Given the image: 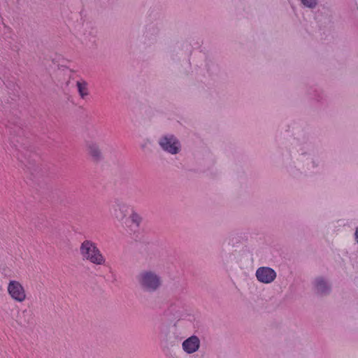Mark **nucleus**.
<instances>
[{"label":"nucleus","instance_id":"nucleus-1","mask_svg":"<svg viewBox=\"0 0 358 358\" xmlns=\"http://www.w3.org/2000/svg\"><path fill=\"white\" fill-rule=\"evenodd\" d=\"M6 129L8 130L11 137V143L14 145L18 151L17 158L24 164V166L31 171H36L35 162L37 155L29 150V147L24 143V139L22 138L24 135V129L20 120H8L6 124Z\"/></svg>","mask_w":358,"mask_h":358},{"label":"nucleus","instance_id":"nucleus-2","mask_svg":"<svg viewBox=\"0 0 358 358\" xmlns=\"http://www.w3.org/2000/svg\"><path fill=\"white\" fill-rule=\"evenodd\" d=\"M136 278L141 289L144 292L154 293L162 284L161 277L150 270L141 271Z\"/></svg>","mask_w":358,"mask_h":358},{"label":"nucleus","instance_id":"nucleus-3","mask_svg":"<svg viewBox=\"0 0 358 358\" xmlns=\"http://www.w3.org/2000/svg\"><path fill=\"white\" fill-rule=\"evenodd\" d=\"M80 254L83 259L88 260L96 265H103L106 259L101 253L96 244L92 241H84L80 248Z\"/></svg>","mask_w":358,"mask_h":358},{"label":"nucleus","instance_id":"nucleus-4","mask_svg":"<svg viewBox=\"0 0 358 358\" xmlns=\"http://www.w3.org/2000/svg\"><path fill=\"white\" fill-rule=\"evenodd\" d=\"M159 145L161 148L171 155H176L181 150L180 141L173 134H166L159 139Z\"/></svg>","mask_w":358,"mask_h":358},{"label":"nucleus","instance_id":"nucleus-5","mask_svg":"<svg viewBox=\"0 0 358 358\" xmlns=\"http://www.w3.org/2000/svg\"><path fill=\"white\" fill-rule=\"evenodd\" d=\"M8 292L14 300L18 302H22L26 299L24 289L18 281H10L8 285Z\"/></svg>","mask_w":358,"mask_h":358},{"label":"nucleus","instance_id":"nucleus-6","mask_svg":"<svg viewBox=\"0 0 358 358\" xmlns=\"http://www.w3.org/2000/svg\"><path fill=\"white\" fill-rule=\"evenodd\" d=\"M255 275L260 282L268 284L275 279L276 272L270 267L262 266L257 268Z\"/></svg>","mask_w":358,"mask_h":358},{"label":"nucleus","instance_id":"nucleus-7","mask_svg":"<svg viewBox=\"0 0 358 358\" xmlns=\"http://www.w3.org/2000/svg\"><path fill=\"white\" fill-rule=\"evenodd\" d=\"M315 292L317 295L326 296L331 292V285L322 277L316 278L313 282Z\"/></svg>","mask_w":358,"mask_h":358},{"label":"nucleus","instance_id":"nucleus-8","mask_svg":"<svg viewBox=\"0 0 358 358\" xmlns=\"http://www.w3.org/2000/svg\"><path fill=\"white\" fill-rule=\"evenodd\" d=\"M182 346L183 350L187 354L194 353L200 347V340L196 336H192L182 342Z\"/></svg>","mask_w":358,"mask_h":358},{"label":"nucleus","instance_id":"nucleus-9","mask_svg":"<svg viewBox=\"0 0 358 358\" xmlns=\"http://www.w3.org/2000/svg\"><path fill=\"white\" fill-rule=\"evenodd\" d=\"M89 154L94 161L99 162L102 159V154L99 145L93 142L89 143L87 145Z\"/></svg>","mask_w":358,"mask_h":358},{"label":"nucleus","instance_id":"nucleus-10","mask_svg":"<svg viewBox=\"0 0 358 358\" xmlns=\"http://www.w3.org/2000/svg\"><path fill=\"white\" fill-rule=\"evenodd\" d=\"M182 308V303L180 300H176L174 302H171L167 309L169 314L178 317L180 316L181 310Z\"/></svg>","mask_w":358,"mask_h":358},{"label":"nucleus","instance_id":"nucleus-11","mask_svg":"<svg viewBox=\"0 0 358 358\" xmlns=\"http://www.w3.org/2000/svg\"><path fill=\"white\" fill-rule=\"evenodd\" d=\"M87 86L88 83L84 80H81L76 82L78 92L80 98L83 99H85V97L89 95V90Z\"/></svg>","mask_w":358,"mask_h":358},{"label":"nucleus","instance_id":"nucleus-12","mask_svg":"<svg viewBox=\"0 0 358 358\" xmlns=\"http://www.w3.org/2000/svg\"><path fill=\"white\" fill-rule=\"evenodd\" d=\"M308 93L311 95L312 98L315 99L317 102H322L324 99L323 92L320 89L311 87Z\"/></svg>","mask_w":358,"mask_h":358},{"label":"nucleus","instance_id":"nucleus-13","mask_svg":"<svg viewBox=\"0 0 358 358\" xmlns=\"http://www.w3.org/2000/svg\"><path fill=\"white\" fill-rule=\"evenodd\" d=\"M301 3L307 8L313 9L315 8L317 4L318 1L317 0H300Z\"/></svg>","mask_w":358,"mask_h":358},{"label":"nucleus","instance_id":"nucleus-14","mask_svg":"<svg viewBox=\"0 0 358 358\" xmlns=\"http://www.w3.org/2000/svg\"><path fill=\"white\" fill-rule=\"evenodd\" d=\"M130 218L131 220V222L134 224H136L137 226L139 225L140 222H141V217L135 212H133L131 215H130Z\"/></svg>","mask_w":358,"mask_h":358},{"label":"nucleus","instance_id":"nucleus-15","mask_svg":"<svg viewBox=\"0 0 358 358\" xmlns=\"http://www.w3.org/2000/svg\"><path fill=\"white\" fill-rule=\"evenodd\" d=\"M159 31V29L157 27H156L155 25H150L147 28L146 34H147V36L149 34L157 35V34H158Z\"/></svg>","mask_w":358,"mask_h":358},{"label":"nucleus","instance_id":"nucleus-16","mask_svg":"<svg viewBox=\"0 0 358 358\" xmlns=\"http://www.w3.org/2000/svg\"><path fill=\"white\" fill-rule=\"evenodd\" d=\"M355 236V240L358 243V227L356 228Z\"/></svg>","mask_w":358,"mask_h":358},{"label":"nucleus","instance_id":"nucleus-17","mask_svg":"<svg viewBox=\"0 0 358 358\" xmlns=\"http://www.w3.org/2000/svg\"><path fill=\"white\" fill-rule=\"evenodd\" d=\"M145 146H146V144H145H145H142V145H141V148H142V149H144V148H145Z\"/></svg>","mask_w":358,"mask_h":358},{"label":"nucleus","instance_id":"nucleus-18","mask_svg":"<svg viewBox=\"0 0 358 358\" xmlns=\"http://www.w3.org/2000/svg\"><path fill=\"white\" fill-rule=\"evenodd\" d=\"M172 358H177V357H172Z\"/></svg>","mask_w":358,"mask_h":358}]
</instances>
